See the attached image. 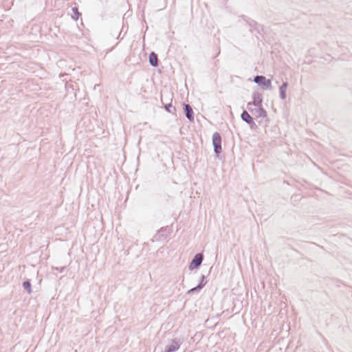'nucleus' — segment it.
<instances>
[{"instance_id": "nucleus-1", "label": "nucleus", "mask_w": 352, "mask_h": 352, "mask_svg": "<svg viewBox=\"0 0 352 352\" xmlns=\"http://www.w3.org/2000/svg\"><path fill=\"white\" fill-rule=\"evenodd\" d=\"M254 82L260 86H262L263 89H270L272 87L271 80L267 79L263 76H256L254 78Z\"/></svg>"}, {"instance_id": "nucleus-2", "label": "nucleus", "mask_w": 352, "mask_h": 352, "mask_svg": "<svg viewBox=\"0 0 352 352\" xmlns=\"http://www.w3.org/2000/svg\"><path fill=\"white\" fill-rule=\"evenodd\" d=\"M212 144L214 153L217 154L220 153L221 152V138L217 132H215L212 135Z\"/></svg>"}, {"instance_id": "nucleus-3", "label": "nucleus", "mask_w": 352, "mask_h": 352, "mask_svg": "<svg viewBox=\"0 0 352 352\" xmlns=\"http://www.w3.org/2000/svg\"><path fill=\"white\" fill-rule=\"evenodd\" d=\"M204 256L201 253L197 254L190 263L189 269L192 270L199 267L203 261Z\"/></svg>"}, {"instance_id": "nucleus-4", "label": "nucleus", "mask_w": 352, "mask_h": 352, "mask_svg": "<svg viewBox=\"0 0 352 352\" xmlns=\"http://www.w3.org/2000/svg\"><path fill=\"white\" fill-rule=\"evenodd\" d=\"M181 345V342L179 340L174 339L172 340L171 343L167 345L165 348L164 352H175L179 349Z\"/></svg>"}, {"instance_id": "nucleus-5", "label": "nucleus", "mask_w": 352, "mask_h": 352, "mask_svg": "<svg viewBox=\"0 0 352 352\" xmlns=\"http://www.w3.org/2000/svg\"><path fill=\"white\" fill-rule=\"evenodd\" d=\"M253 102L248 103V106L254 105L255 107H261L263 102L262 94L258 92H254L252 94Z\"/></svg>"}, {"instance_id": "nucleus-6", "label": "nucleus", "mask_w": 352, "mask_h": 352, "mask_svg": "<svg viewBox=\"0 0 352 352\" xmlns=\"http://www.w3.org/2000/svg\"><path fill=\"white\" fill-rule=\"evenodd\" d=\"M257 108L252 110V113L256 116V118H265L267 116V112L261 107H256Z\"/></svg>"}, {"instance_id": "nucleus-7", "label": "nucleus", "mask_w": 352, "mask_h": 352, "mask_svg": "<svg viewBox=\"0 0 352 352\" xmlns=\"http://www.w3.org/2000/svg\"><path fill=\"white\" fill-rule=\"evenodd\" d=\"M184 111L186 118L192 121L194 120L193 111L190 104H184Z\"/></svg>"}, {"instance_id": "nucleus-8", "label": "nucleus", "mask_w": 352, "mask_h": 352, "mask_svg": "<svg viewBox=\"0 0 352 352\" xmlns=\"http://www.w3.org/2000/svg\"><path fill=\"white\" fill-rule=\"evenodd\" d=\"M288 83L287 82H284L279 88L280 98L282 100H285L286 98V91Z\"/></svg>"}, {"instance_id": "nucleus-9", "label": "nucleus", "mask_w": 352, "mask_h": 352, "mask_svg": "<svg viewBox=\"0 0 352 352\" xmlns=\"http://www.w3.org/2000/svg\"><path fill=\"white\" fill-rule=\"evenodd\" d=\"M241 119L247 122L248 124H254L253 119L250 116V115L246 111H244L241 114Z\"/></svg>"}, {"instance_id": "nucleus-10", "label": "nucleus", "mask_w": 352, "mask_h": 352, "mask_svg": "<svg viewBox=\"0 0 352 352\" xmlns=\"http://www.w3.org/2000/svg\"><path fill=\"white\" fill-rule=\"evenodd\" d=\"M149 63L153 67L157 65V56L154 52H151L149 55Z\"/></svg>"}, {"instance_id": "nucleus-11", "label": "nucleus", "mask_w": 352, "mask_h": 352, "mask_svg": "<svg viewBox=\"0 0 352 352\" xmlns=\"http://www.w3.org/2000/svg\"><path fill=\"white\" fill-rule=\"evenodd\" d=\"M204 285H205V283H200L197 287H193V288L190 289V290H188V293L192 294V293L199 292L200 289H201L204 287Z\"/></svg>"}, {"instance_id": "nucleus-12", "label": "nucleus", "mask_w": 352, "mask_h": 352, "mask_svg": "<svg viewBox=\"0 0 352 352\" xmlns=\"http://www.w3.org/2000/svg\"><path fill=\"white\" fill-rule=\"evenodd\" d=\"M23 288L29 293L30 294L32 292V289H31V284L30 283V281L27 280V281H25L23 282Z\"/></svg>"}, {"instance_id": "nucleus-13", "label": "nucleus", "mask_w": 352, "mask_h": 352, "mask_svg": "<svg viewBox=\"0 0 352 352\" xmlns=\"http://www.w3.org/2000/svg\"><path fill=\"white\" fill-rule=\"evenodd\" d=\"M72 12H73L72 18L74 19H75V20H77L78 19L79 15H80V13L78 11V8H72Z\"/></svg>"}, {"instance_id": "nucleus-14", "label": "nucleus", "mask_w": 352, "mask_h": 352, "mask_svg": "<svg viewBox=\"0 0 352 352\" xmlns=\"http://www.w3.org/2000/svg\"><path fill=\"white\" fill-rule=\"evenodd\" d=\"M165 109L170 113H173L175 110V107L171 104H166Z\"/></svg>"}, {"instance_id": "nucleus-15", "label": "nucleus", "mask_w": 352, "mask_h": 352, "mask_svg": "<svg viewBox=\"0 0 352 352\" xmlns=\"http://www.w3.org/2000/svg\"><path fill=\"white\" fill-rule=\"evenodd\" d=\"M204 279H205V276H204V275H203V276H201V282H200V283H205V284H206V283L204 282Z\"/></svg>"}]
</instances>
